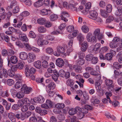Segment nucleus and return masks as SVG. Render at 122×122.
Wrapping results in <instances>:
<instances>
[{
  "instance_id": "obj_38",
  "label": "nucleus",
  "mask_w": 122,
  "mask_h": 122,
  "mask_svg": "<svg viewBox=\"0 0 122 122\" xmlns=\"http://www.w3.org/2000/svg\"><path fill=\"white\" fill-rule=\"evenodd\" d=\"M1 53L2 56H5L7 55L10 56V54L8 53L7 51L5 49L2 50Z\"/></svg>"
},
{
  "instance_id": "obj_6",
  "label": "nucleus",
  "mask_w": 122,
  "mask_h": 122,
  "mask_svg": "<svg viewBox=\"0 0 122 122\" xmlns=\"http://www.w3.org/2000/svg\"><path fill=\"white\" fill-rule=\"evenodd\" d=\"M89 18L93 20H95L98 15L97 13L95 10H91L89 12Z\"/></svg>"
},
{
  "instance_id": "obj_18",
  "label": "nucleus",
  "mask_w": 122,
  "mask_h": 122,
  "mask_svg": "<svg viewBox=\"0 0 122 122\" xmlns=\"http://www.w3.org/2000/svg\"><path fill=\"white\" fill-rule=\"evenodd\" d=\"M34 65L35 67L40 69L41 66V62L40 61H37L34 62Z\"/></svg>"
},
{
  "instance_id": "obj_29",
  "label": "nucleus",
  "mask_w": 122,
  "mask_h": 122,
  "mask_svg": "<svg viewBox=\"0 0 122 122\" xmlns=\"http://www.w3.org/2000/svg\"><path fill=\"white\" fill-rule=\"evenodd\" d=\"M58 18L57 15L55 14L51 15L50 16V19L51 21H53L56 20Z\"/></svg>"
},
{
  "instance_id": "obj_45",
  "label": "nucleus",
  "mask_w": 122,
  "mask_h": 122,
  "mask_svg": "<svg viewBox=\"0 0 122 122\" xmlns=\"http://www.w3.org/2000/svg\"><path fill=\"white\" fill-rule=\"evenodd\" d=\"M117 9L119 13L116 12L115 14L117 16L119 15L120 13H122V6H119L117 8Z\"/></svg>"
},
{
  "instance_id": "obj_10",
  "label": "nucleus",
  "mask_w": 122,
  "mask_h": 122,
  "mask_svg": "<svg viewBox=\"0 0 122 122\" xmlns=\"http://www.w3.org/2000/svg\"><path fill=\"white\" fill-rule=\"evenodd\" d=\"M56 64L59 67H62L64 65V61L61 58H58L56 61Z\"/></svg>"
},
{
  "instance_id": "obj_62",
  "label": "nucleus",
  "mask_w": 122,
  "mask_h": 122,
  "mask_svg": "<svg viewBox=\"0 0 122 122\" xmlns=\"http://www.w3.org/2000/svg\"><path fill=\"white\" fill-rule=\"evenodd\" d=\"M16 65L17 66V67L19 69H22L23 68L24 65L23 63L22 62L19 63L18 64Z\"/></svg>"
},
{
  "instance_id": "obj_63",
  "label": "nucleus",
  "mask_w": 122,
  "mask_h": 122,
  "mask_svg": "<svg viewBox=\"0 0 122 122\" xmlns=\"http://www.w3.org/2000/svg\"><path fill=\"white\" fill-rule=\"evenodd\" d=\"M9 71L8 76L12 77H13L14 76L15 74L14 71H12L11 70H10L9 71Z\"/></svg>"
},
{
  "instance_id": "obj_1",
  "label": "nucleus",
  "mask_w": 122,
  "mask_h": 122,
  "mask_svg": "<svg viewBox=\"0 0 122 122\" xmlns=\"http://www.w3.org/2000/svg\"><path fill=\"white\" fill-rule=\"evenodd\" d=\"M113 81L112 80L106 79L105 81V83L107 86V89L110 92L112 91L114 87V85L113 84Z\"/></svg>"
},
{
  "instance_id": "obj_4",
  "label": "nucleus",
  "mask_w": 122,
  "mask_h": 122,
  "mask_svg": "<svg viewBox=\"0 0 122 122\" xmlns=\"http://www.w3.org/2000/svg\"><path fill=\"white\" fill-rule=\"evenodd\" d=\"M53 103L51 101L47 100L46 102V103H44L41 105L42 107L46 109L51 108L52 107Z\"/></svg>"
},
{
  "instance_id": "obj_60",
  "label": "nucleus",
  "mask_w": 122,
  "mask_h": 122,
  "mask_svg": "<svg viewBox=\"0 0 122 122\" xmlns=\"http://www.w3.org/2000/svg\"><path fill=\"white\" fill-rule=\"evenodd\" d=\"M19 106L17 104H14L12 106L11 108L12 110H17L19 108Z\"/></svg>"
},
{
  "instance_id": "obj_30",
  "label": "nucleus",
  "mask_w": 122,
  "mask_h": 122,
  "mask_svg": "<svg viewBox=\"0 0 122 122\" xmlns=\"http://www.w3.org/2000/svg\"><path fill=\"white\" fill-rule=\"evenodd\" d=\"M57 51L58 53H63L65 51V49L63 47L58 46L57 47Z\"/></svg>"
},
{
  "instance_id": "obj_31",
  "label": "nucleus",
  "mask_w": 122,
  "mask_h": 122,
  "mask_svg": "<svg viewBox=\"0 0 122 122\" xmlns=\"http://www.w3.org/2000/svg\"><path fill=\"white\" fill-rule=\"evenodd\" d=\"M81 29L83 32L85 33H87L89 31V28L86 25H83L82 26Z\"/></svg>"
},
{
  "instance_id": "obj_55",
  "label": "nucleus",
  "mask_w": 122,
  "mask_h": 122,
  "mask_svg": "<svg viewBox=\"0 0 122 122\" xmlns=\"http://www.w3.org/2000/svg\"><path fill=\"white\" fill-rule=\"evenodd\" d=\"M56 107L58 108H63L65 107V105L63 103H58L55 105Z\"/></svg>"
},
{
  "instance_id": "obj_32",
  "label": "nucleus",
  "mask_w": 122,
  "mask_h": 122,
  "mask_svg": "<svg viewBox=\"0 0 122 122\" xmlns=\"http://www.w3.org/2000/svg\"><path fill=\"white\" fill-rule=\"evenodd\" d=\"M22 83L21 82L18 81L15 84L14 86L16 89H18L20 88L22 86Z\"/></svg>"
},
{
  "instance_id": "obj_33",
  "label": "nucleus",
  "mask_w": 122,
  "mask_h": 122,
  "mask_svg": "<svg viewBox=\"0 0 122 122\" xmlns=\"http://www.w3.org/2000/svg\"><path fill=\"white\" fill-rule=\"evenodd\" d=\"M29 36L30 38H35L36 37V35L34 31H31L29 32Z\"/></svg>"
},
{
  "instance_id": "obj_41",
  "label": "nucleus",
  "mask_w": 122,
  "mask_h": 122,
  "mask_svg": "<svg viewBox=\"0 0 122 122\" xmlns=\"http://www.w3.org/2000/svg\"><path fill=\"white\" fill-rule=\"evenodd\" d=\"M42 66L44 68H47L49 66V64L48 62L44 60L42 62Z\"/></svg>"
},
{
  "instance_id": "obj_3",
  "label": "nucleus",
  "mask_w": 122,
  "mask_h": 122,
  "mask_svg": "<svg viewBox=\"0 0 122 122\" xmlns=\"http://www.w3.org/2000/svg\"><path fill=\"white\" fill-rule=\"evenodd\" d=\"M61 19L63 20L65 22L68 21V19L70 17L69 13L65 11H62L61 14Z\"/></svg>"
},
{
  "instance_id": "obj_14",
  "label": "nucleus",
  "mask_w": 122,
  "mask_h": 122,
  "mask_svg": "<svg viewBox=\"0 0 122 122\" xmlns=\"http://www.w3.org/2000/svg\"><path fill=\"white\" fill-rule=\"evenodd\" d=\"M19 57L21 59L25 60L27 59L28 55L25 52H21L20 53Z\"/></svg>"
},
{
  "instance_id": "obj_17",
  "label": "nucleus",
  "mask_w": 122,
  "mask_h": 122,
  "mask_svg": "<svg viewBox=\"0 0 122 122\" xmlns=\"http://www.w3.org/2000/svg\"><path fill=\"white\" fill-rule=\"evenodd\" d=\"M14 114L12 113H10L9 114L8 117L10 119L12 122H15L16 121V119L15 116H14Z\"/></svg>"
},
{
  "instance_id": "obj_13",
  "label": "nucleus",
  "mask_w": 122,
  "mask_h": 122,
  "mask_svg": "<svg viewBox=\"0 0 122 122\" xmlns=\"http://www.w3.org/2000/svg\"><path fill=\"white\" fill-rule=\"evenodd\" d=\"M73 69L77 73H81L82 71V67L77 65L73 66Z\"/></svg>"
},
{
  "instance_id": "obj_42",
  "label": "nucleus",
  "mask_w": 122,
  "mask_h": 122,
  "mask_svg": "<svg viewBox=\"0 0 122 122\" xmlns=\"http://www.w3.org/2000/svg\"><path fill=\"white\" fill-rule=\"evenodd\" d=\"M41 11V14L42 15H46L48 14V10L46 9H42Z\"/></svg>"
},
{
  "instance_id": "obj_34",
  "label": "nucleus",
  "mask_w": 122,
  "mask_h": 122,
  "mask_svg": "<svg viewBox=\"0 0 122 122\" xmlns=\"http://www.w3.org/2000/svg\"><path fill=\"white\" fill-rule=\"evenodd\" d=\"M113 65L114 67L117 69H119L122 66L121 65H120L116 62H114Z\"/></svg>"
},
{
  "instance_id": "obj_25",
  "label": "nucleus",
  "mask_w": 122,
  "mask_h": 122,
  "mask_svg": "<svg viewBox=\"0 0 122 122\" xmlns=\"http://www.w3.org/2000/svg\"><path fill=\"white\" fill-rule=\"evenodd\" d=\"M112 55L111 53H110L106 54L105 57V59L108 60H112Z\"/></svg>"
},
{
  "instance_id": "obj_59",
  "label": "nucleus",
  "mask_w": 122,
  "mask_h": 122,
  "mask_svg": "<svg viewBox=\"0 0 122 122\" xmlns=\"http://www.w3.org/2000/svg\"><path fill=\"white\" fill-rule=\"evenodd\" d=\"M79 81L80 86V87H83V83L84 82V80L82 78H80L79 80Z\"/></svg>"
},
{
  "instance_id": "obj_27",
  "label": "nucleus",
  "mask_w": 122,
  "mask_h": 122,
  "mask_svg": "<svg viewBox=\"0 0 122 122\" xmlns=\"http://www.w3.org/2000/svg\"><path fill=\"white\" fill-rule=\"evenodd\" d=\"M8 65L9 67L11 68V70L14 71H16L17 69H18L17 67V65H13L11 66L10 64H9V63H8Z\"/></svg>"
},
{
  "instance_id": "obj_20",
  "label": "nucleus",
  "mask_w": 122,
  "mask_h": 122,
  "mask_svg": "<svg viewBox=\"0 0 122 122\" xmlns=\"http://www.w3.org/2000/svg\"><path fill=\"white\" fill-rule=\"evenodd\" d=\"M48 86L49 90H51V89L53 90L55 88L56 85L55 83L51 82L48 85Z\"/></svg>"
},
{
  "instance_id": "obj_46",
  "label": "nucleus",
  "mask_w": 122,
  "mask_h": 122,
  "mask_svg": "<svg viewBox=\"0 0 122 122\" xmlns=\"http://www.w3.org/2000/svg\"><path fill=\"white\" fill-rule=\"evenodd\" d=\"M100 44L99 43H97L94 46L93 50L97 51L99 50L100 48Z\"/></svg>"
},
{
  "instance_id": "obj_58",
  "label": "nucleus",
  "mask_w": 122,
  "mask_h": 122,
  "mask_svg": "<svg viewBox=\"0 0 122 122\" xmlns=\"http://www.w3.org/2000/svg\"><path fill=\"white\" fill-rule=\"evenodd\" d=\"M113 19L114 18L112 16H110L108 17L106 20V22L107 23H109L112 21Z\"/></svg>"
},
{
  "instance_id": "obj_57",
  "label": "nucleus",
  "mask_w": 122,
  "mask_h": 122,
  "mask_svg": "<svg viewBox=\"0 0 122 122\" xmlns=\"http://www.w3.org/2000/svg\"><path fill=\"white\" fill-rule=\"evenodd\" d=\"M3 72V76L4 77L6 78L8 76V71L6 69H3L2 70Z\"/></svg>"
},
{
  "instance_id": "obj_49",
  "label": "nucleus",
  "mask_w": 122,
  "mask_h": 122,
  "mask_svg": "<svg viewBox=\"0 0 122 122\" xmlns=\"http://www.w3.org/2000/svg\"><path fill=\"white\" fill-rule=\"evenodd\" d=\"M112 6L110 4H108L106 6L107 11L108 13L111 12L112 10Z\"/></svg>"
},
{
  "instance_id": "obj_54",
  "label": "nucleus",
  "mask_w": 122,
  "mask_h": 122,
  "mask_svg": "<svg viewBox=\"0 0 122 122\" xmlns=\"http://www.w3.org/2000/svg\"><path fill=\"white\" fill-rule=\"evenodd\" d=\"M69 113L70 115H73L75 113H76V112L75 109L72 108L69 110Z\"/></svg>"
},
{
  "instance_id": "obj_2",
  "label": "nucleus",
  "mask_w": 122,
  "mask_h": 122,
  "mask_svg": "<svg viewBox=\"0 0 122 122\" xmlns=\"http://www.w3.org/2000/svg\"><path fill=\"white\" fill-rule=\"evenodd\" d=\"M86 40L89 42L92 43H95L97 42V39L95 36H92L91 33H88L86 36Z\"/></svg>"
},
{
  "instance_id": "obj_52",
  "label": "nucleus",
  "mask_w": 122,
  "mask_h": 122,
  "mask_svg": "<svg viewBox=\"0 0 122 122\" xmlns=\"http://www.w3.org/2000/svg\"><path fill=\"white\" fill-rule=\"evenodd\" d=\"M29 70V69L27 67H26L25 69V74L26 76L27 77H28L30 76V74H31V73H30V72Z\"/></svg>"
},
{
  "instance_id": "obj_37",
  "label": "nucleus",
  "mask_w": 122,
  "mask_h": 122,
  "mask_svg": "<svg viewBox=\"0 0 122 122\" xmlns=\"http://www.w3.org/2000/svg\"><path fill=\"white\" fill-rule=\"evenodd\" d=\"M0 95L3 97H8L9 96V95L7 91H6L2 92L1 94Z\"/></svg>"
},
{
  "instance_id": "obj_50",
  "label": "nucleus",
  "mask_w": 122,
  "mask_h": 122,
  "mask_svg": "<svg viewBox=\"0 0 122 122\" xmlns=\"http://www.w3.org/2000/svg\"><path fill=\"white\" fill-rule=\"evenodd\" d=\"M16 44L17 46L20 48H23L24 47L23 45L20 41H17L16 42Z\"/></svg>"
},
{
  "instance_id": "obj_64",
  "label": "nucleus",
  "mask_w": 122,
  "mask_h": 122,
  "mask_svg": "<svg viewBox=\"0 0 122 122\" xmlns=\"http://www.w3.org/2000/svg\"><path fill=\"white\" fill-rule=\"evenodd\" d=\"M110 47L111 48H114L116 47V43L112 41L111 42L109 45Z\"/></svg>"
},
{
  "instance_id": "obj_35",
  "label": "nucleus",
  "mask_w": 122,
  "mask_h": 122,
  "mask_svg": "<svg viewBox=\"0 0 122 122\" xmlns=\"http://www.w3.org/2000/svg\"><path fill=\"white\" fill-rule=\"evenodd\" d=\"M38 31L40 33H44L46 31V28L42 26L38 27Z\"/></svg>"
},
{
  "instance_id": "obj_48",
  "label": "nucleus",
  "mask_w": 122,
  "mask_h": 122,
  "mask_svg": "<svg viewBox=\"0 0 122 122\" xmlns=\"http://www.w3.org/2000/svg\"><path fill=\"white\" fill-rule=\"evenodd\" d=\"M37 43L39 46H41L44 45L43 40L41 38L37 40Z\"/></svg>"
},
{
  "instance_id": "obj_56",
  "label": "nucleus",
  "mask_w": 122,
  "mask_h": 122,
  "mask_svg": "<svg viewBox=\"0 0 122 122\" xmlns=\"http://www.w3.org/2000/svg\"><path fill=\"white\" fill-rule=\"evenodd\" d=\"M38 117L36 118L35 117H30L29 119L30 122H37Z\"/></svg>"
},
{
  "instance_id": "obj_19",
  "label": "nucleus",
  "mask_w": 122,
  "mask_h": 122,
  "mask_svg": "<svg viewBox=\"0 0 122 122\" xmlns=\"http://www.w3.org/2000/svg\"><path fill=\"white\" fill-rule=\"evenodd\" d=\"M77 39L79 41L81 45V44L82 42L84 40V36L81 33H79L77 37Z\"/></svg>"
},
{
  "instance_id": "obj_28",
  "label": "nucleus",
  "mask_w": 122,
  "mask_h": 122,
  "mask_svg": "<svg viewBox=\"0 0 122 122\" xmlns=\"http://www.w3.org/2000/svg\"><path fill=\"white\" fill-rule=\"evenodd\" d=\"M46 53L48 54H52L53 52V49L51 47H48L46 48Z\"/></svg>"
},
{
  "instance_id": "obj_61",
  "label": "nucleus",
  "mask_w": 122,
  "mask_h": 122,
  "mask_svg": "<svg viewBox=\"0 0 122 122\" xmlns=\"http://www.w3.org/2000/svg\"><path fill=\"white\" fill-rule=\"evenodd\" d=\"M30 14L27 11H25L22 12L20 14L22 16H28Z\"/></svg>"
},
{
  "instance_id": "obj_15",
  "label": "nucleus",
  "mask_w": 122,
  "mask_h": 122,
  "mask_svg": "<svg viewBox=\"0 0 122 122\" xmlns=\"http://www.w3.org/2000/svg\"><path fill=\"white\" fill-rule=\"evenodd\" d=\"M38 0L34 4V6L36 7L41 6L43 5L44 3V1L43 0Z\"/></svg>"
},
{
  "instance_id": "obj_21",
  "label": "nucleus",
  "mask_w": 122,
  "mask_h": 122,
  "mask_svg": "<svg viewBox=\"0 0 122 122\" xmlns=\"http://www.w3.org/2000/svg\"><path fill=\"white\" fill-rule=\"evenodd\" d=\"M108 12L106 10H101V15L103 17L106 18L107 17L108 15Z\"/></svg>"
},
{
  "instance_id": "obj_22",
  "label": "nucleus",
  "mask_w": 122,
  "mask_h": 122,
  "mask_svg": "<svg viewBox=\"0 0 122 122\" xmlns=\"http://www.w3.org/2000/svg\"><path fill=\"white\" fill-rule=\"evenodd\" d=\"M91 106L88 105H85L84 107L83 108V113H87L88 112V109H91L90 108Z\"/></svg>"
},
{
  "instance_id": "obj_11",
  "label": "nucleus",
  "mask_w": 122,
  "mask_h": 122,
  "mask_svg": "<svg viewBox=\"0 0 122 122\" xmlns=\"http://www.w3.org/2000/svg\"><path fill=\"white\" fill-rule=\"evenodd\" d=\"M18 61V58L16 56H12L10 58V59L8 61V63L10 64V62L13 64H16Z\"/></svg>"
},
{
  "instance_id": "obj_5",
  "label": "nucleus",
  "mask_w": 122,
  "mask_h": 122,
  "mask_svg": "<svg viewBox=\"0 0 122 122\" xmlns=\"http://www.w3.org/2000/svg\"><path fill=\"white\" fill-rule=\"evenodd\" d=\"M21 90L22 91L24 90V93L26 94L30 93L32 90L31 87L27 86L25 84H24L22 86Z\"/></svg>"
},
{
  "instance_id": "obj_39",
  "label": "nucleus",
  "mask_w": 122,
  "mask_h": 122,
  "mask_svg": "<svg viewBox=\"0 0 122 122\" xmlns=\"http://www.w3.org/2000/svg\"><path fill=\"white\" fill-rule=\"evenodd\" d=\"M94 55L92 54H90L87 55L86 56V59L88 61H92Z\"/></svg>"
},
{
  "instance_id": "obj_23",
  "label": "nucleus",
  "mask_w": 122,
  "mask_h": 122,
  "mask_svg": "<svg viewBox=\"0 0 122 122\" xmlns=\"http://www.w3.org/2000/svg\"><path fill=\"white\" fill-rule=\"evenodd\" d=\"M38 24L41 25H43L45 23L46 20L44 18H41L38 19L37 20Z\"/></svg>"
},
{
  "instance_id": "obj_47",
  "label": "nucleus",
  "mask_w": 122,
  "mask_h": 122,
  "mask_svg": "<svg viewBox=\"0 0 122 122\" xmlns=\"http://www.w3.org/2000/svg\"><path fill=\"white\" fill-rule=\"evenodd\" d=\"M14 83V81L11 79H8L7 81V84L9 86H11Z\"/></svg>"
},
{
  "instance_id": "obj_40",
  "label": "nucleus",
  "mask_w": 122,
  "mask_h": 122,
  "mask_svg": "<svg viewBox=\"0 0 122 122\" xmlns=\"http://www.w3.org/2000/svg\"><path fill=\"white\" fill-rule=\"evenodd\" d=\"M65 73L63 70H61L59 71V76L62 77H65Z\"/></svg>"
},
{
  "instance_id": "obj_51",
  "label": "nucleus",
  "mask_w": 122,
  "mask_h": 122,
  "mask_svg": "<svg viewBox=\"0 0 122 122\" xmlns=\"http://www.w3.org/2000/svg\"><path fill=\"white\" fill-rule=\"evenodd\" d=\"M74 30V27L73 25H70L67 28V31L69 32H72Z\"/></svg>"
},
{
  "instance_id": "obj_8",
  "label": "nucleus",
  "mask_w": 122,
  "mask_h": 122,
  "mask_svg": "<svg viewBox=\"0 0 122 122\" xmlns=\"http://www.w3.org/2000/svg\"><path fill=\"white\" fill-rule=\"evenodd\" d=\"M33 100L35 102L41 103L44 102L45 100L42 96H40L38 97H35Z\"/></svg>"
},
{
  "instance_id": "obj_26",
  "label": "nucleus",
  "mask_w": 122,
  "mask_h": 122,
  "mask_svg": "<svg viewBox=\"0 0 122 122\" xmlns=\"http://www.w3.org/2000/svg\"><path fill=\"white\" fill-rule=\"evenodd\" d=\"M24 93L21 92H19L15 94L16 96L19 99L22 98L24 97Z\"/></svg>"
},
{
  "instance_id": "obj_36",
  "label": "nucleus",
  "mask_w": 122,
  "mask_h": 122,
  "mask_svg": "<svg viewBox=\"0 0 122 122\" xmlns=\"http://www.w3.org/2000/svg\"><path fill=\"white\" fill-rule=\"evenodd\" d=\"M23 44L26 49L29 50H31L32 46L30 45V44L28 42V41L24 43Z\"/></svg>"
},
{
  "instance_id": "obj_9",
  "label": "nucleus",
  "mask_w": 122,
  "mask_h": 122,
  "mask_svg": "<svg viewBox=\"0 0 122 122\" xmlns=\"http://www.w3.org/2000/svg\"><path fill=\"white\" fill-rule=\"evenodd\" d=\"M36 111L41 115H44L47 113V111L45 110L42 109L40 108L37 107L36 109Z\"/></svg>"
},
{
  "instance_id": "obj_53",
  "label": "nucleus",
  "mask_w": 122,
  "mask_h": 122,
  "mask_svg": "<svg viewBox=\"0 0 122 122\" xmlns=\"http://www.w3.org/2000/svg\"><path fill=\"white\" fill-rule=\"evenodd\" d=\"M20 10V8L18 6H16L12 10V12L14 14H15L18 12Z\"/></svg>"
},
{
  "instance_id": "obj_24",
  "label": "nucleus",
  "mask_w": 122,
  "mask_h": 122,
  "mask_svg": "<svg viewBox=\"0 0 122 122\" xmlns=\"http://www.w3.org/2000/svg\"><path fill=\"white\" fill-rule=\"evenodd\" d=\"M22 100L24 104H26L27 105L29 106L31 103L29 99L27 98H24L22 99Z\"/></svg>"
},
{
  "instance_id": "obj_43",
  "label": "nucleus",
  "mask_w": 122,
  "mask_h": 122,
  "mask_svg": "<svg viewBox=\"0 0 122 122\" xmlns=\"http://www.w3.org/2000/svg\"><path fill=\"white\" fill-rule=\"evenodd\" d=\"M100 34V30L99 28L95 29L94 32V34L96 37L98 36Z\"/></svg>"
},
{
  "instance_id": "obj_12",
  "label": "nucleus",
  "mask_w": 122,
  "mask_h": 122,
  "mask_svg": "<svg viewBox=\"0 0 122 122\" xmlns=\"http://www.w3.org/2000/svg\"><path fill=\"white\" fill-rule=\"evenodd\" d=\"M28 62L30 63L34 61L36 58V56L34 54L30 53L29 54Z\"/></svg>"
},
{
  "instance_id": "obj_16",
  "label": "nucleus",
  "mask_w": 122,
  "mask_h": 122,
  "mask_svg": "<svg viewBox=\"0 0 122 122\" xmlns=\"http://www.w3.org/2000/svg\"><path fill=\"white\" fill-rule=\"evenodd\" d=\"M9 30L11 32H15L18 34H20V32L19 30L16 29L13 27H9Z\"/></svg>"
},
{
  "instance_id": "obj_7",
  "label": "nucleus",
  "mask_w": 122,
  "mask_h": 122,
  "mask_svg": "<svg viewBox=\"0 0 122 122\" xmlns=\"http://www.w3.org/2000/svg\"><path fill=\"white\" fill-rule=\"evenodd\" d=\"M19 39L22 41L27 42L28 41V39L26 35L24 34H20L19 35Z\"/></svg>"
},
{
  "instance_id": "obj_44",
  "label": "nucleus",
  "mask_w": 122,
  "mask_h": 122,
  "mask_svg": "<svg viewBox=\"0 0 122 122\" xmlns=\"http://www.w3.org/2000/svg\"><path fill=\"white\" fill-rule=\"evenodd\" d=\"M92 60V62L93 64H95L97 63L98 61V58L96 56H93Z\"/></svg>"
}]
</instances>
